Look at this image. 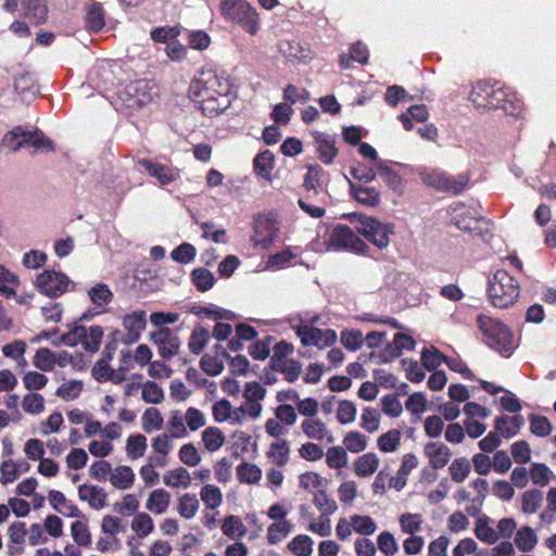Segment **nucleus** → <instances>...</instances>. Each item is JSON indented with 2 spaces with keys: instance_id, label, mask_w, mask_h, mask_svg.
<instances>
[{
  "instance_id": "1",
  "label": "nucleus",
  "mask_w": 556,
  "mask_h": 556,
  "mask_svg": "<svg viewBox=\"0 0 556 556\" xmlns=\"http://www.w3.org/2000/svg\"><path fill=\"white\" fill-rule=\"evenodd\" d=\"M190 93L201 98L200 110L208 117L222 114L231 104L230 85L216 74L194 79L190 85Z\"/></svg>"
},
{
  "instance_id": "2",
  "label": "nucleus",
  "mask_w": 556,
  "mask_h": 556,
  "mask_svg": "<svg viewBox=\"0 0 556 556\" xmlns=\"http://www.w3.org/2000/svg\"><path fill=\"white\" fill-rule=\"evenodd\" d=\"M477 323L489 348L506 357L513 353V333L506 325L485 315H479Z\"/></svg>"
},
{
  "instance_id": "3",
  "label": "nucleus",
  "mask_w": 556,
  "mask_h": 556,
  "mask_svg": "<svg viewBox=\"0 0 556 556\" xmlns=\"http://www.w3.org/2000/svg\"><path fill=\"white\" fill-rule=\"evenodd\" d=\"M345 217L355 225L358 233L363 235L378 249H386L390 244V236L394 233L391 223H382L379 219L359 213H351Z\"/></svg>"
},
{
  "instance_id": "4",
  "label": "nucleus",
  "mask_w": 556,
  "mask_h": 556,
  "mask_svg": "<svg viewBox=\"0 0 556 556\" xmlns=\"http://www.w3.org/2000/svg\"><path fill=\"white\" fill-rule=\"evenodd\" d=\"M488 294L495 307L506 308L519 296V283L506 270L498 269L489 278Z\"/></svg>"
},
{
  "instance_id": "5",
  "label": "nucleus",
  "mask_w": 556,
  "mask_h": 556,
  "mask_svg": "<svg viewBox=\"0 0 556 556\" xmlns=\"http://www.w3.org/2000/svg\"><path fill=\"white\" fill-rule=\"evenodd\" d=\"M219 8L226 20L241 25L251 35L257 33V13L245 0H223Z\"/></svg>"
},
{
  "instance_id": "6",
  "label": "nucleus",
  "mask_w": 556,
  "mask_h": 556,
  "mask_svg": "<svg viewBox=\"0 0 556 556\" xmlns=\"http://www.w3.org/2000/svg\"><path fill=\"white\" fill-rule=\"evenodd\" d=\"M155 94L154 86L148 80L139 79L126 85L119 92V99L126 108L137 110L150 103Z\"/></svg>"
},
{
  "instance_id": "7",
  "label": "nucleus",
  "mask_w": 556,
  "mask_h": 556,
  "mask_svg": "<svg viewBox=\"0 0 556 556\" xmlns=\"http://www.w3.org/2000/svg\"><path fill=\"white\" fill-rule=\"evenodd\" d=\"M252 230L253 245L267 250L275 242L279 228L273 214L257 213L253 216Z\"/></svg>"
},
{
  "instance_id": "8",
  "label": "nucleus",
  "mask_w": 556,
  "mask_h": 556,
  "mask_svg": "<svg viewBox=\"0 0 556 556\" xmlns=\"http://www.w3.org/2000/svg\"><path fill=\"white\" fill-rule=\"evenodd\" d=\"M490 100L489 110L501 109L507 115L519 116L523 109L522 101L511 88L501 87L497 84H492Z\"/></svg>"
},
{
  "instance_id": "9",
  "label": "nucleus",
  "mask_w": 556,
  "mask_h": 556,
  "mask_svg": "<svg viewBox=\"0 0 556 556\" xmlns=\"http://www.w3.org/2000/svg\"><path fill=\"white\" fill-rule=\"evenodd\" d=\"M329 241L334 249H344L357 254H365L368 250L366 242L346 225H337Z\"/></svg>"
},
{
  "instance_id": "10",
  "label": "nucleus",
  "mask_w": 556,
  "mask_h": 556,
  "mask_svg": "<svg viewBox=\"0 0 556 556\" xmlns=\"http://www.w3.org/2000/svg\"><path fill=\"white\" fill-rule=\"evenodd\" d=\"M70 282V278L63 273L45 270L38 275L36 287L40 293L49 298H59L66 292Z\"/></svg>"
},
{
  "instance_id": "11",
  "label": "nucleus",
  "mask_w": 556,
  "mask_h": 556,
  "mask_svg": "<svg viewBox=\"0 0 556 556\" xmlns=\"http://www.w3.org/2000/svg\"><path fill=\"white\" fill-rule=\"evenodd\" d=\"M149 339L164 359H170L179 353L181 341L170 328H160L151 332Z\"/></svg>"
},
{
  "instance_id": "12",
  "label": "nucleus",
  "mask_w": 556,
  "mask_h": 556,
  "mask_svg": "<svg viewBox=\"0 0 556 556\" xmlns=\"http://www.w3.org/2000/svg\"><path fill=\"white\" fill-rule=\"evenodd\" d=\"M296 334L300 337L303 345H314L318 349L331 346L337 341V332L332 329L300 326Z\"/></svg>"
},
{
  "instance_id": "13",
  "label": "nucleus",
  "mask_w": 556,
  "mask_h": 556,
  "mask_svg": "<svg viewBox=\"0 0 556 556\" xmlns=\"http://www.w3.org/2000/svg\"><path fill=\"white\" fill-rule=\"evenodd\" d=\"M313 138L316 144L318 159L326 165L332 164L338 155L334 136L321 131H315L313 134Z\"/></svg>"
},
{
  "instance_id": "14",
  "label": "nucleus",
  "mask_w": 556,
  "mask_h": 556,
  "mask_svg": "<svg viewBox=\"0 0 556 556\" xmlns=\"http://www.w3.org/2000/svg\"><path fill=\"white\" fill-rule=\"evenodd\" d=\"M123 326L127 330L125 343L131 344L139 340L141 332L147 326V314L144 311H135L123 319Z\"/></svg>"
},
{
  "instance_id": "15",
  "label": "nucleus",
  "mask_w": 556,
  "mask_h": 556,
  "mask_svg": "<svg viewBox=\"0 0 556 556\" xmlns=\"http://www.w3.org/2000/svg\"><path fill=\"white\" fill-rule=\"evenodd\" d=\"M138 165L143 167L150 176L157 179L161 186H167L175 181L178 177V172L174 168L165 166L160 163H154L148 159H140Z\"/></svg>"
},
{
  "instance_id": "16",
  "label": "nucleus",
  "mask_w": 556,
  "mask_h": 556,
  "mask_svg": "<svg viewBox=\"0 0 556 556\" xmlns=\"http://www.w3.org/2000/svg\"><path fill=\"white\" fill-rule=\"evenodd\" d=\"M424 451L433 470L444 468L452 457L450 447L441 442H428Z\"/></svg>"
},
{
  "instance_id": "17",
  "label": "nucleus",
  "mask_w": 556,
  "mask_h": 556,
  "mask_svg": "<svg viewBox=\"0 0 556 556\" xmlns=\"http://www.w3.org/2000/svg\"><path fill=\"white\" fill-rule=\"evenodd\" d=\"M20 7L24 16L30 23L39 25L46 22L48 7L45 0H20Z\"/></svg>"
},
{
  "instance_id": "18",
  "label": "nucleus",
  "mask_w": 556,
  "mask_h": 556,
  "mask_svg": "<svg viewBox=\"0 0 556 556\" xmlns=\"http://www.w3.org/2000/svg\"><path fill=\"white\" fill-rule=\"evenodd\" d=\"M523 425L525 418L519 414H515L511 417L501 415L494 420L495 431L500 432L505 439L515 437Z\"/></svg>"
},
{
  "instance_id": "19",
  "label": "nucleus",
  "mask_w": 556,
  "mask_h": 556,
  "mask_svg": "<svg viewBox=\"0 0 556 556\" xmlns=\"http://www.w3.org/2000/svg\"><path fill=\"white\" fill-rule=\"evenodd\" d=\"M418 466V459L415 454H405L402 464L396 472L395 477H391L389 486L401 491L405 488L407 482V476L409 472Z\"/></svg>"
},
{
  "instance_id": "20",
  "label": "nucleus",
  "mask_w": 556,
  "mask_h": 556,
  "mask_svg": "<svg viewBox=\"0 0 556 556\" xmlns=\"http://www.w3.org/2000/svg\"><path fill=\"white\" fill-rule=\"evenodd\" d=\"M78 497L81 501H87L93 509H101L105 506L106 494L102 488L97 485H79Z\"/></svg>"
},
{
  "instance_id": "21",
  "label": "nucleus",
  "mask_w": 556,
  "mask_h": 556,
  "mask_svg": "<svg viewBox=\"0 0 556 556\" xmlns=\"http://www.w3.org/2000/svg\"><path fill=\"white\" fill-rule=\"evenodd\" d=\"M353 198L361 204L375 207L380 203V192L374 187H365L350 182Z\"/></svg>"
},
{
  "instance_id": "22",
  "label": "nucleus",
  "mask_w": 556,
  "mask_h": 556,
  "mask_svg": "<svg viewBox=\"0 0 556 556\" xmlns=\"http://www.w3.org/2000/svg\"><path fill=\"white\" fill-rule=\"evenodd\" d=\"M391 161L387 160H378L375 163V167L377 169V175L382 179V181L392 190L397 191L402 189L403 182L402 177L391 168Z\"/></svg>"
},
{
  "instance_id": "23",
  "label": "nucleus",
  "mask_w": 556,
  "mask_h": 556,
  "mask_svg": "<svg viewBox=\"0 0 556 556\" xmlns=\"http://www.w3.org/2000/svg\"><path fill=\"white\" fill-rule=\"evenodd\" d=\"M454 215L452 217L455 226L463 231H472L471 224L481 219L476 213L469 212L466 205L462 202L457 203L453 208Z\"/></svg>"
},
{
  "instance_id": "24",
  "label": "nucleus",
  "mask_w": 556,
  "mask_h": 556,
  "mask_svg": "<svg viewBox=\"0 0 556 556\" xmlns=\"http://www.w3.org/2000/svg\"><path fill=\"white\" fill-rule=\"evenodd\" d=\"M471 486L477 491V496L472 498V504L466 507V513L469 516H479L482 505L489 492V483L485 479L478 478L471 482Z\"/></svg>"
},
{
  "instance_id": "25",
  "label": "nucleus",
  "mask_w": 556,
  "mask_h": 556,
  "mask_svg": "<svg viewBox=\"0 0 556 556\" xmlns=\"http://www.w3.org/2000/svg\"><path fill=\"white\" fill-rule=\"evenodd\" d=\"M275 164V155L269 150H264L256 154L253 165L254 172L266 180L271 179V170Z\"/></svg>"
},
{
  "instance_id": "26",
  "label": "nucleus",
  "mask_w": 556,
  "mask_h": 556,
  "mask_svg": "<svg viewBox=\"0 0 556 556\" xmlns=\"http://www.w3.org/2000/svg\"><path fill=\"white\" fill-rule=\"evenodd\" d=\"M491 92L492 84L486 81H479L472 87L469 93V100L475 104L476 108L489 109Z\"/></svg>"
},
{
  "instance_id": "27",
  "label": "nucleus",
  "mask_w": 556,
  "mask_h": 556,
  "mask_svg": "<svg viewBox=\"0 0 556 556\" xmlns=\"http://www.w3.org/2000/svg\"><path fill=\"white\" fill-rule=\"evenodd\" d=\"M170 501V494L164 489H156L150 493L146 503V508L154 514H163Z\"/></svg>"
},
{
  "instance_id": "28",
  "label": "nucleus",
  "mask_w": 556,
  "mask_h": 556,
  "mask_svg": "<svg viewBox=\"0 0 556 556\" xmlns=\"http://www.w3.org/2000/svg\"><path fill=\"white\" fill-rule=\"evenodd\" d=\"M475 534L483 543L493 545L498 540L497 532L489 526L490 518L485 515L477 516Z\"/></svg>"
},
{
  "instance_id": "29",
  "label": "nucleus",
  "mask_w": 556,
  "mask_h": 556,
  "mask_svg": "<svg viewBox=\"0 0 556 556\" xmlns=\"http://www.w3.org/2000/svg\"><path fill=\"white\" fill-rule=\"evenodd\" d=\"M110 481L116 489L127 490L134 484L135 473L129 466H118L112 471Z\"/></svg>"
},
{
  "instance_id": "30",
  "label": "nucleus",
  "mask_w": 556,
  "mask_h": 556,
  "mask_svg": "<svg viewBox=\"0 0 556 556\" xmlns=\"http://www.w3.org/2000/svg\"><path fill=\"white\" fill-rule=\"evenodd\" d=\"M378 456L375 453H367L356 459L354 471L358 477H368L378 469Z\"/></svg>"
},
{
  "instance_id": "31",
  "label": "nucleus",
  "mask_w": 556,
  "mask_h": 556,
  "mask_svg": "<svg viewBox=\"0 0 556 556\" xmlns=\"http://www.w3.org/2000/svg\"><path fill=\"white\" fill-rule=\"evenodd\" d=\"M18 283L17 276L0 265V294L7 299L15 296Z\"/></svg>"
},
{
  "instance_id": "32",
  "label": "nucleus",
  "mask_w": 556,
  "mask_h": 556,
  "mask_svg": "<svg viewBox=\"0 0 556 556\" xmlns=\"http://www.w3.org/2000/svg\"><path fill=\"white\" fill-rule=\"evenodd\" d=\"M543 492L539 489L526 491L521 498V511L526 515L536 513L543 503Z\"/></svg>"
},
{
  "instance_id": "33",
  "label": "nucleus",
  "mask_w": 556,
  "mask_h": 556,
  "mask_svg": "<svg viewBox=\"0 0 556 556\" xmlns=\"http://www.w3.org/2000/svg\"><path fill=\"white\" fill-rule=\"evenodd\" d=\"M26 138H31L29 131L24 130L22 127H15L4 135L2 144L9 150L16 152L26 146Z\"/></svg>"
},
{
  "instance_id": "34",
  "label": "nucleus",
  "mask_w": 556,
  "mask_h": 556,
  "mask_svg": "<svg viewBox=\"0 0 556 556\" xmlns=\"http://www.w3.org/2000/svg\"><path fill=\"white\" fill-rule=\"evenodd\" d=\"M223 533L231 540L241 539L247 534V527L242 520L235 515L227 516L222 526Z\"/></svg>"
},
{
  "instance_id": "35",
  "label": "nucleus",
  "mask_w": 556,
  "mask_h": 556,
  "mask_svg": "<svg viewBox=\"0 0 556 556\" xmlns=\"http://www.w3.org/2000/svg\"><path fill=\"white\" fill-rule=\"evenodd\" d=\"M163 481L166 485L172 488H188L191 484V478L188 470L184 467H178L173 470H168L163 476Z\"/></svg>"
},
{
  "instance_id": "36",
  "label": "nucleus",
  "mask_w": 556,
  "mask_h": 556,
  "mask_svg": "<svg viewBox=\"0 0 556 556\" xmlns=\"http://www.w3.org/2000/svg\"><path fill=\"white\" fill-rule=\"evenodd\" d=\"M538 543V536L529 526L520 528L515 536V544L521 552L532 551Z\"/></svg>"
},
{
  "instance_id": "37",
  "label": "nucleus",
  "mask_w": 556,
  "mask_h": 556,
  "mask_svg": "<svg viewBox=\"0 0 556 556\" xmlns=\"http://www.w3.org/2000/svg\"><path fill=\"white\" fill-rule=\"evenodd\" d=\"M191 280L201 292L211 290L216 281L213 273L203 267L194 268L191 271Z\"/></svg>"
},
{
  "instance_id": "38",
  "label": "nucleus",
  "mask_w": 556,
  "mask_h": 556,
  "mask_svg": "<svg viewBox=\"0 0 556 556\" xmlns=\"http://www.w3.org/2000/svg\"><path fill=\"white\" fill-rule=\"evenodd\" d=\"M210 341V332L206 328L195 327L189 338L188 348L194 355H199Z\"/></svg>"
},
{
  "instance_id": "39",
  "label": "nucleus",
  "mask_w": 556,
  "mask_h": 556,
  "mask_svg": "<svg viewBox=\"0 0 556 556\" xmlns=\"http://www.w3.org/2000/svg\"><path fill=\"white\" fill-rule=\"evenodd\" d=\"M291 532L290 521L282 519L277 520L268 527L267 540L271 545L280 543Z\"/></svg>"
},
{
  "instance_id": "40",
  "label": "nucleus",
  "mask_w": 556,
  "mask_h": 556,
  "mask_svg": "<svg viewBox=\"0 0 556 556\" xmlns=\"http://www.w3.org/2000/svg\"><path fill=\"white\" fill-rule=\"evenodd\" d=\"M237 477L241 483L254 484L261 480L262 471L256 465L243 462L237 467Z\"/></svg>"
},
{
  "instance_id": "41",
  "label": "nucleus",
  "mask_w": 556,
  "mask_h": 556,
  "mask_svg": "<svg viewBox=\"0 0 556 556\" xmlns=\"http://www.w3.org/2000/svg\"><path fill=\"white\" fill-rule=\"evenodd\" d=\"M104 13L100 4L89 7L86 15V28L91 33H99L104 27Z\"/></svg>"
},
{
  "instance_id": "42",
  "label": "nucleus",
  "mask_w": 556,
  "mask_h": 556,
  "mask_svg": "<svg viewBox=\"0 0 556 556\" xmlns=\"http://www.w3.org/2000/svg\"><path fill=\"white\" fill-rule=\"evenodd\" d=\"M469 180L470 177L467 173H462L456 176L446 173L442 192L459 194L467 188Z\"/></svg>"
},
{
  "instance_id": "43",
  "label": "nucleus",
  "mask_w": 556,
  "mask_h": 556,
  "mask_svg": "<svg viewBox=\"0 0 556 556\" xmlns=\"http://www.w3.org/2000/svg\"><path fill=\"white\" fill-rule=\"evenodd\" d=\"M33 364L42 371H51L56 364V356L50 349L40 348L36 351Z\"/></svg>"
},
{
  "instance_id": "44",
  "label": "nucleus",
  "mask_w": 556,
  "mask_h": 556,
  "mask_svg": "<svg viewBox=\"0 0 556 556\" xmlns=\"http://www.w3.org/2000/svg\"><path fill=\"white\" fill-rule=\"evenodd\" d=\"M313 540L306 534H299L288 544L289 551L295 556H309L313 552Z\"/></svg>"
},
{
  "instance_id": "45",
  "label": "nucleus",
  "mask_w": 556,
  "mask_h": 556,
  "mask_svg": "<svg viewBox=\"0 0 556 556\" xmlns=\"http://www.w3.org/2000/svg\"><path fill=\"white\" fill-rule=\"evenodd\" d=\"M147 450V438L143 434H131L127 439L126 451L130 459H137L143 456Z\"/></svg>"
},
{
  "instance_id": "46",
  "label": "nucleus",
  "mask_w": 556,
  "mask_h": 556,
  "mask_svg": "<svg viewBox=\"0 0 556 556\" xmlns=\"http://www.w3.org/2000/svg\"><path fill=\"white\" fill-rule=\"evenodd\" d=\"M447 356L442 354L437 348H425L421 352V363L429 371H434L442 363L445 364Z\"/></svg>"
},
{
  "instance_id": "47",
  "label": "nucleus",
  "mask_w": 556,
  "mask_h": 556,
  "mask_svg": "<svg viewBox=\"0 0 556 556\" xmlns=\"http://www.w3.org/2000/svg\"><path fill=\"white\" fill-rule=\"evenodd\" d=\"M200 503L195 494L186 493L179 498L178 513L185 519L195 516Z\"/></svg>"
},
{
  "instance_id": "48",
  "label": "nucleus",
  "mask_w": 556,
  "mask_h": 556,
  "mask_svg": "<svg viewBox=\"0 0 556 556\" xmlns=\"http://www.w3.org/2000/svg\"><path fill=\"white\" fill-rule=\"evenodd\" d=\"M103 337V328L101 326H91L86 328V337L83 339V346L87 352L96 353L100 349Z\"/></svg>"
},
{
  "instance_id": "49",
  "label": "nucleus",
  "mask_w": 556,
  "mask_h": 556,
  "mask_svg": "<svg viewBox=\"0 0 556 556\" xmlns=\"http://www.w3.org/2000/svg\"><path fill=\"white\" fill-rule=\"evenodd\" d=\"M202 440L207 451L215 452L225 442L223 432L216 427H208L202 432Z\"/></svg>"
},
{
  "instance_id": "50",
  "label": "nucleus",
  "mask_w": 556,
  "mask_h": 556,
  "mask_svg": "<svg viewBox=\"0 0 556 556\" xmlns=\"http://www.w3.org/2000/svg\"><path fill=\"white\" fill-rule=\"evenodd\" d=\"M471 469L470 462L465 457L455 458L448 467L451 478L454 482H463Z\"/></svg>"
},
{
  "instance_id": "51",
  "label": "nucleus",
  "mask_w": 556,
  "mask_h": 556,
  "mask_svg": "<svg viewBox=\"0 0 556 556\" xmlns=\"http://www.w3.org/2000/svg\"><path fill=\"white\" fill-rule=\"evenodd\" d=\"M92 377L99 381H112L113 383H121V379H115V370L110 366V363L99 359L92 367Z\"/></svg>"
},
{
  "instance_id": "52",
  "label": "nucleus",
  "mask_w": 556,
  "mask_h": 556,
  "mask_svg": "<svg viewBox=\"0 0 556 556\" xmlns=\"http://www.w3.org/2000/svg\"><path fill=\"white\" fill-rule=\"evenodd\" d=\"M131 529L138 536L146 538L154 529L153 519L147 513H138L131 522Z\"/></svg>"
},
{
  "instance_id": "53",
  "label": "nucleus",
  "mask_w": 556,
  "mask_h": 556,
  "mask_svg": "<svg viewBox=\"0 0 556 556\" xmlns=\"http://www.w3.org/2000/svg\"><path fill=\"white\" fill-rule=\"evenodd\" d=\"M163 417L157 408H147L142 415V429L150 433L152 430H160L163 427Z\"/></svg>"
},
{
  "instance_id": "54",
  "label": "nucleus",
  "mask_w": 556,
  "mask_h": 556,
  "mask_svg": "<svg viewBox=\"0 0 556 556\" xmlns=\"http://www.w3.org/2000/svg\"><path fill=\"white\" fill-rule=\"evenodd\" d=\"M201 500L204 502L206 508L215 509L223 502V494L219 488L213 484H206L201 490Z\"/></svg>"
},
{
  "instance_id": "55",
  "label": "nucleus",
  "mask_w": 556,
  "mask_h": 556,
  "mask_svg": "<svg viewBox=\"0 0 556 556\" xmlns=\"http://www.w3.org/2000/svg\"><path fill=\"white\" fill-rule=\"evenodd\" d=\"M197 249L188 242H184L170 252V258L180 264H188L194 260Z\"/></svg>"
},
{
  "instance_id": "56",
  "label": "nucleus",
  "mask_w": 556,
  "mask_h": 556,
  "mask_svg": "<svg viewBox=\"0 0 556 556\" xmlns=\"http://www.w3.org/2000/svg\"><path fill=\"white\" fill-rule=\"evenodd\" d=\"M420 179L426 186L442 192L446 173L441 169L422 170Z\"/></svg>"
},
{
  "instance_id": "57",
  "label": "nucleus",
  "mask_w": 556,
  "mask_h": 556,
  "mask_svg": "<svg viewBox=\"0 0 556 556\" xmlns=\"http://www.w3.org/2000/svg\"><path fill=\"white\" fill-rule=\"evenodd\" d=\"M90 301L97 306H103L113 299V293L105 283H98L89 292Z\"/></svg>"
},
{
  "instance_id": "58",
  "label": "nucleus",
  "mask_w": 556,
  "mask_h": 556,
  "mask_svg": "<svg viewBox=\"0 0 556 556\" xmlns=\"http://www.w3.org/2000/svg\"><path fill=\"white\" fill-rule=\"evenodd\" d=\"M307 174L304 176L303 187L307 190L315 189L323 182L325 170L318 164H308L305 166Z\"/></svg>"
},
{
  "instance_id": "59",
  "label": "nucleus",
  "mask_w": 556,
  "mask_h": 556,
  "mask_svg": "<svg viewBox=\"0 0 556 556\" xmlns=\"http://www.w3.org/2000/svg\"><path fill=\"white\" fill-rule=\"evenodd\" d=\"M529 476L534 484L545 486L551 480L552 471L545 464L534 463L530 467Z\"/></svg>"
},
{
  "instance_id": "60",
  "label": "nucleus",
  "mask_w": 556,
  "mask_h": 556,
  "mask_svg": "<svg viewBox=\"0 0 556 556\" xmlns=\"http://www.w3.org/2000/svg\"><path fill=\"white\" fill-rule=\"evenodd\" d=\"M142 400L146 403L160 404L164 400V391L156 382L149 380L142 384Z\"/></svg>"
},
{
  "instance_id": "61",
  "label": "nucleus",
  "mask_w": 556,
  "mask_h": 556,
  "mask_svg": "<svg viewBox=\"0 0 556 556\" xmlns=\"http://www.w3.org/2000/svg\"><path fill=\"white\" fill-rule=\"evenodd\" d=\"M83 390V382L80 380H71L61 384L55 395L63 399L64 401H73L77 399Z\"/></svg>"
},
{
  "instance_id": "62",
  "label": "nucleus",
  "mask_w": 556,
  "mask_h": 556,
  "mask_svg": "<svg viewBox=\"0 0 556 556\" xmlns=\"http://www.w3.org/2000/svg\"><path fill=\"white\" fill-rule=\"evenodd\" d=\"M22 406L26 413L38 415L45 409V399L41 394L31 392L24 396Z\"/></svg>"
},
{
  "instance_id": "63",
  "label": "nucleus",
  "mask_w": 556,
  "mask_h": 556,
  "mask_svg": "<svg viewBox=\"0 0 556 556\" xmlns=\"http://www.w3.org/2000/svg\"><path fill=\"white\" fill-rule=\"evenodd\" d=\"M313 503L324 515H332L338 509L336 501L330 498L324 490H319L314 494Z\"/></svg>"
},
{
  "instance_id": "64",
  "label": "nucleus",
  "mask_w": 556,
  "mask_h": 556,
  "mask_svg": "<svg viewBox=\"0 0 556 556\" xmlns=\"http://www.w3.org/2000/svg\"><path fill=\"white\" fill-rule=\"evenodd\" d=\"M401 440V433L399 430H390L381 434L378 439V447L381 452L391 453L394 452Z\"/></svg>"
}]
</instances>
